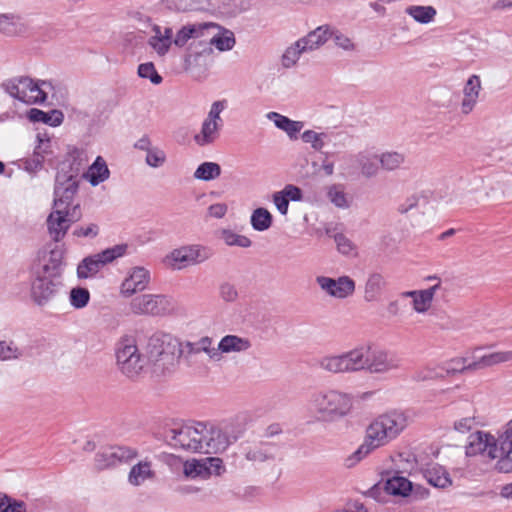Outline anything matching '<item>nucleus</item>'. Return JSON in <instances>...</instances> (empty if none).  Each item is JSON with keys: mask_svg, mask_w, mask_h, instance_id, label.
Returning <instances> with one entry per match:
<instances>
[{"mask_svg": "<svg viewBox=\"0 0 512 512\" xmlns=\"http://www.w3.org/2000/svg\"><path fill=\"white\" fill-rule=\"evenodd\" d=\"M90 300L88 289L82 287L72 288L69 294V301L75 309H82L87 306Z\"/></svg>", "mask_w": 512, "mask_h": 512, "instance_id": "3c124183", "label": "nucleus"}, {"mask_svg": "<svg viewBox=\"0 0 512 512\" xmlns=\"http://www.w3.org/2000/svg\"><path fill=\"white\" fill-rule=\"evenodd\" d=\"M33 155L37 160H53L61 158L60 142L57 138L50 136L47 132L36 134Z\"/></svg>", "mask_w": 512, "mask_h": 512, "instance_id": "4be33fe9", "label": "nucleus"}, {"mask_svg": "<svg viewBox=\"0 0 512 512\" xmlns=\"http://www.w3.org/2000/svg\"><path fill=\"white\" fill-rule=\"evenodd\" d=\"M135 148L146 152L145 160H164L165 154L162 150L151 145L147 136L140 138L134 145Z\"/></svg>", "mask_w": 512, "mask_h": 512, "instance_id": "09e8293b", "label": "nucleus"}, {"mask_svg": "<svg viewBox=\"0 0 512 512\" xmlns=\"http://www.w3.org/2000/svg\"><path fill=\"white\" fill-rule=\"evenodd\" d=\"M210 423L196 422L175 427L166 432L165 438L174 448L212 454L213 436Z\"/></svg>", "mask_w": 512, "mask_h": 512, "instance_id": "20e7f679", "label": "nucleus"}, {"mask_svg": "<svg viewBox=\"0 0 512 512\" xmlns=\"http://www.w3.org/2000/svg\"><path fill=\"white\" fill-rule=\"evenodd\" d=\"M252 347L248 338L238 335L229 334L221 338L216 352L218 353V361L222 359L223 354L242 353L248 351Z\"/></svg>", "mask_w": 512, "mask_h": 512, "instance_id": "bb28decb", "label": "nucleus"}, {"mask_svg": "<svg viewBox=\"0 0 512 512\" xmlns=\"http://www.w3.org/2000/svg\"><path fill=\"white\" fill-rule=\"evenodd\" d=\"M306 407L318 421L332 423L350 414L353 397L337 389H320L310 394Z\"/></svg>", "mask_w": 512, "mask_h": 512, "instance_id": "f03ea898", "label": "nucleus"}, {"mask_svg": "<svg viewBox=\"0 0 512 512\" xmlns=\"http://www.w3.org/2000/svg\"><path fill=\"white\" fill-rule=\"evenodd\" d=\"M384 285L385 280L380 273L370 274L365 284V300L369 302L376 300Z\"/></svg>", "mask_w": 512, "mask_h": 512, "instance_id": "c03bdc74", "label": "nucleus"}, {"mask_svg": "<svg viewBox=\"0 0 512 512\" xmlns=\"http://www.w3.org/2000/svg\"><path fill=\"white\" fill-rule=\"evenodd\" d=\"M273 222L272 214L266 208L255 209L250 217V223L255 231L263 232L268 230Z\"/></svg>", "mask_w": 512, "mask_h": 512, "instance_id": "79ce46f5", "label": "nucleus"}, {"mask_svg": "<svg viewBox=\"0 0 512 512\" xmlns=\"http://www.w3.org/2000/svg\"><path fill=\"white\" fill-rule=\"evenodd\" d=\"M138 75L141 78L149 79L155 85H159L163 80L152 62L140 64L138 66Z\"/></svg>", "mask_w": 512, "mask_h": 512, "instance_id": "6e6d98bb", "label": "nucleus"}, {"mask_svg": "<svg viewBox=\"0 0 512 512\" xmlns=\"http://www.w3.org/2000/svg\"><path fill=\"white\" fill-rule=\"evenodd\" d=\"M179 352L185 355L186 358L203 352L210 360L218 361V353L216 352V347L213 345V339L208 336L201 337L195 342L187 341L183 344L179 343Z\"/></svg>", "mask_w": 512, "mask_h": 512, "instance_id": "393cba45", "label": "nucleus"}, {"mask_svg": "<svg viewBox=\"0 0 512 512\" xmlns=\"http://www.w3.org/2000/svg\"><path fill=\"white\" fill-rule=\"evenodd\" d=\"M148 44L159 56H165L172 44H174L173 30L171 27H165V36L162 38L150 37Z\"/></svg>", "mask_w": 512, "mask_h": 512, "instance_id": "a19ab883", "label": "nucleus"}, {"mask_svg": "<svg viewBox=\"0 0 512 512\" xmlns=\"http://www.w3.org/2000/svg\"><path fill=\"white\" fill-rule=\"evenodd\" d=\"M221 173V168L216 162H202L194 172V177L198 180L210 181L217 178Z\"/></svg>", "mask_w": 512, "mask_h": 512, "instance_id": "49530a36", "label": "nucleus"}, {"mask_svg": "<svg viewBox=\"0 0 512 512\" xmlns=\"http://www.w3.org/2000/svg\"><path fill=\"white\" fill-rule=\"evenodd\" d=\"M361 157L362 158H372L374 160H381V161H384V160H387V159H390V158H393V157H396V158H404V155L402 154H399L398 152L396 151H386V152H378L377 150H375L374 147L370 148V149H366L362 154H361Z\"/></svg>", "mask_w": 512, "mask_h": 512, "instance_id": "4d7b16f0", "label": "nucleus"}, {"mask_svg": "<svg viewBox=\"0 0 512 512\" xmlns=\"http://www.w3.org/2000/svg\"><path fill=\"white\" fill-rule=\"evenodd\" d=\"M176 350H179V343L170 335H153L149 339V359L154 363L162 362L163 366L173 364Z\"/></svg>", "mask_w": 512, "mask_h": 512, "instance_id": "2eb2a0df", "label": "nucleus"}, {"mask_svg": "<svg viewBox=\"0 0 512 512\" xmlns=\"http://www.w3.org/2000/svg\"><path fill=\"white\" fill-rule=\"evenodd\" d=\"M218 29V25L212 22H196L188 23L180 27L176 33H173L174 45L182 48L188 44L190 40H200L205 42V38L209 37L211 30Z\"/></svg>", "mask_w": 512, "mask_h": 512, "instance_id": "6ab92c4d", "label": "nucleus"}, {"mask_svg": "<svg viewBox=\"0 0 512 512\" xmlns=\"http://www.w3.org/2000/svg\"><path fill=\"white\" fill-rule=\"evenodd\" d=\"M300 139L312 151L329 158L335 156L346 147L350 136L343 131L318 128L304 130L301 133Z\"/></svg>", "mask_w": 512, "mask_h": 512, "instance_id": "39448f33", "label": "nucleus"}, {"mask_svg": "<svg viewBox=\"0 0 512 512\" xmlns=\"http://www.w3.org/2000/svg\"><path fill=\"white\" fill-rule=\"evenodd\" d=\"M316 169V181H321L334 173L333 162H319L315 165Z\"/></svg>", "mask_w": 512, "mask_h": 512, "instance_id": "69168bd1", "label": "nucleus"}, {"mask_svg": "<svg viewBox=\"0 0 512 512\" xmlns=\"http://www.w3.org/2000/svg\"><path fill=\"white\" fill-rule=\"evenodd\" d=\"M319 162H301L298 168V174L301 178L316 181L315 165Z\"/></svg>", "mask_w": 512, "mask_h": 512, "instance_id": "e2e57ef3", "label": "nucleus"}, {"mask_svg": "<svg viewBox=\"0 0 512 512\" xmlns=\"http://www.w3.org/2000/svg\"><path fill=\"white\" fill-rule=\"evenodd\" d=\"M209 249L200 245L183 246L171 251L164 259L165 265L174 270H181L206 261L210 257Z\"/></svg>", "mask_w": 512, "mask_h": 512, "instance_id": "f8f14e48", "label": "nucleus"}, {"mask_svg": "<svg viewBox=\"0 0 512 512\" xmlns=\"http://www.w3.org/2000/svg\"><path fill=\"white\" fill-rule=\"evenodd\" d=\"M266 118L272 121L277 129L284 132L290 141H297L304 131L305 122L293 120L278 112H268Z\"/></svg>", "mask_w": 512, "mask_h": 512, "instance_id": "5701e85b", "label": "nucleus"}, {"mask_svg": "<svg viewBox=\"0 0 512 512\" xmlns=\"http://www.w3.org/2000/svg\"><path fill=\"white\" fill-rule=\"evenodd\" d=\"M421 200L426 202V198L420 196L418 194L411 195L407 197L401 204L398 206V211L402 214L409 212L413 208H416L420 205Z\"/></svg>", "mask_w": 512, "mask_h": 512, "instance_id": "680f3d73", "label": "nucleus"}, {"mask_svg": "<svg viewBox=\"0 0 512 512\" xmlns=\"http://www.w3.org/2000/svg\"><path fill=\"white\" fill-rule=\"evenodd\" d=\"M204 462L207 467V472H209V477L212 474L220 475L222 471H224L223 461L218 457H207L204 459Z\"/></svg>", "mask_w": 512, "mask_h": 512, "instance_id": "338daca9", "label": "nucleus"}, {"mask_svg": "<svg viewBox=\"0 0 512 512\" xmlns=\"http://www.w3.org/2000/svg\"><path fill=\"white\" fill-rule=\"evenodd\" d=\"M444 370L446 373H456L474 369L470 367V362L467 363L465 358H455L445 364Z\"/></svg>", "mask_w": 512, "mask_h": 512, "instance_id": "052dcab7", "label": "nucleus"}, {"mask_svg": "<svg viewBox=\"0 0 512 512\" xmlns=\"http://www.w3.org/2000/svg\"><path fill=\"white\" fill-rule=\"evenodd\" d=\"M214 453L225 451L231 444L240 439L245 431L244 419H235L225 423L223 426H216L210 423Z\"/></svg>", "mask_w": 512, "mask_h": 512, "instance_id": "4468645a", "label": "nucleus"}, {"mask_svg": "<svg viewBox=\"0 0 512 512\" xmlns=\"http://www.w3.org/2000/svg\"><path fill=\"white\" fill-rule=\"evenodd\" d=\"M115 355L119 370L129 378L140 375L147 364V359L140 353L136 340L130 336L120 338L116 344Z\"/></svg>", "mask_w": 512, "mask_h": 512, "instance_id": "6e6552de", "label": "nucleus"}, {"mask_svg": "<svg viewBox=\"0 0 512 512\" xmlns=\"http://www.w3.org/2000/svg\"><path fill=\"white\" fill-rule=\"evenodd\" d=\"M411 489V482L402 476H393L385 483L386 492L394 496H407Z\"/></svg>", "mask_w": 512, "mask_h": 512, "instance_id": "ea45409f", "label": "nucleus"}, {"mask_svg": "<svg viewBox=\"0 0 512 512\" xmlns=\"http://www.w3.org/2000/svg\"><path fill=\"white\" fill-rule=\"evenodd\" d=\"M22 355V350L14 342L0 341V361L16 360Z\"/></svg>", "mask_w": 512, "mask_h": 512, "instance_id": "603ef678", "label": "nucleus"}, {"mask_svg": "<svg viewBox=\"0 0 512 512\" xmlns=\"http://www.w3.org/2000/svg\"><path fill=\"white\" fill-rule=\"evenodd\" d=\"M26 31L21 18L14 14H0V32L7 36H16Z\"/></svg>", "mask_w": 512, "mask_h": 512, "instance_id": "f704fd0d", "label": "nucleus"}, {"mask_svg": "<svg viewBox=\"0 0 512 512\" xmlns=\"http://www.w3.org/2000/svg\"><path fill=\"white\" fill-rule=\"evenodd\" d=\"M335 242L338 251L343 255H350L354 251V244L343 234L335 235Z\"/></svg>", "mask_w": 512, "mask_h": 512, "instance_id": "0e129e2a", "label": "nucleus"}, {"mask_svg": "<svg viewBox=\"0 0 512 512\" xmlns=\"http://www.w3.org/2000/svg\"><path fill=\"white\" fill-rule=\"evenodd\" d=\"M481 90V80L478 75H471L463 88V99L461 102V111L469 114L476 106Z\"/></svg>", "mask_w": 512, "mask_h": 512, "instance_id": "c85d7f7f", "label": "nucleus"}, {"mask_svg": "<svg viewBox=\"0 0 512 512\" xmlns=\"http://www.w3.org/2000/svg\"><path fill=\"white\" fill-rule=\"evenodd\" d=\"M219 30V26L218 29L211 30L210 36L205 38V43L210 46H215L219 51L231 50L235 45L234 34L228 30H225L223 33H220Z\"/></svg>", "mask_w": 512, "mask_h": 512, "instance_id": "2f4dec72", "label": "nucleus"}, {"mask_svg": "<svg viewBox=\"0 0 512 512\" xmlns=\"http://www.w3.org/2000/svg\"><path fill=\"white\" fill-rule=\"evenodd\" d=\"M110 171L106 162H92L83 177L92 185L97 186L109 178Z\"/></svg>", "mask_w": 512, "mask_h": 512, "instance_id": "4c0bfd02", "label": "nucleus"}, {"mask_svg": "<svg viewBox=\"0 0 512 512\" xmlns=\"http://www.w3.org/2000/svg\"><path fill=\"white\" fill-rule=\"evenodd\" d=\"M227 108L226 100H218L212 103L210 110L201 124L200 132L193 139L199 146L214 143L219 137V131L223 125L221 113Z\"/></svg>", "mask_w": 512, "mask_h": 512, "instance_id": "9b49d317", "label": "nucleus"}, {"mask_svg": "<svg viewBox=\"0 0 512 512\" xmlns=\"http://www.w3.org/2000/svg\"><path fill=\"white\" fill-rule=\"evenodd\" d=\"M138 457V450L129 446H110L95 454L94 465L97 470L114 468L128 464Z\"/></svg>", "mask_w": 512, "mask_h": 512, "instance_id": "ddd939ff", "label": "nucleus"}, {"mask_svg": "<svg viewBox=\"0 0 512 512\" xmlns=\"http://www.w3.org/2000/svg\"><path fill=\"white\" fill-rule=\"evenodd\" d=\"M426 280L434 283L429 288L420 290L415 301H412L413 310L420 314L431 308L435 294L442 289V281L437 276H428Z\"/></svg>", "mask_w": 512, "mask_h": 512, "instance_id": "a878e982", "label": "nucleus"}, {"mask_svg": "<svg viewBox=\"0 0 512 512\" xmlns=\"http://www.w3.org/2000/svg\"><path fill=\"white\" fill-rule=\"evenodd\" d=\"M334 43L339 48L345 51H353L355 49V45L352 40L345 34L341 33L338 30L332 28V36Z\"/></svg>", "mask_w": 512, "mask_h": 512, "instance_id": "bf43d9fd", "label": "nucleus"}, {"mask_svg": "<svg viewBox=\"0 0 512 512\" xmlns=\"http://www.w3.org/2000/svg\"><path fill=\"white\" fill-rule=\"evenodd\" d=\"M366 371L371 374H387L401 366V359L394 353L368 345Z\"/></svg>", "mask_w": 512, "mask_h": 512, "instance_id": "dca6fc26", "label": "nucleus"}, {"mask_svg": "<svg viewBox=\"0 0 512 512\" xmlns=\"http://www.w3.org/2000/svg\"><path fill=\"white\" fill-rule=\"evenodd\" d=\"M360 165L361 173L366 178L378 175L380 170L392 171L397 168L395 162H357Z\"/></svg>", "mask_w": 512, "mask_h": 512, "instance_id": "a18cd8bd", "label": "nucleus"}, {"mask_svg": "<svg viewBox=\"0 0 512 512\" xmlns=\"http://www.w3.org/2000/svg\"><path fill=\"white\" fill-rule=\"evenodd\" d=\"M62 157L66 160H88L93 158L94 154L88 143L78 142L76 144H67Z\"/></svg>", "mask_w": 512, "mask_h": 512, "instance_id": "e433bc0d", "label": "nucleus"}, {"mask_svg": "<svg viewBox=\"0 0 512 512\" xmlns=\"http://www.w3.org/2000/svg\"><path fill=\"white\" fill-rule=\"evenodd\" d=\"M80 162H58L54 187L53 208L62 211H81L78 188Z\"/></svg>", "mask_w": 512, "mask_h": 512, "instance_id": "7ed1b4c3", "label": "nucleus"}, {"mask_svg": "<svg viewBox=\"0 0 512 512\" xmlns=\"http://www.w3.org/2000/svg\"><path fill=\"white\" fill-rule=\"evenodd\" d=\"M408 426V417L401 411H390L373 419L365 430L363 443L348 456L345 465L355 466L374 450L395 440Z\"/></svg>", "mask_w": 512, "mask_h": 512, "instance_id": "f257e3e1", "label": "nucleus"}, {"mask_svg": "<svg viewBox=\"0 0 512 512\" xmlns=\"http://www.w3.org/2000/svg\"><path fill=\"white\" fill-rule=\"evenodd\" d=\"M60 281L49 278L45 275L38 276L32 283L31 297L33 301L44 306L51 301L58 292Z\"/></svg>", "mask_w": 512, "mask_h": 512, "instance_id": "aec40b11", "label": "nucleus"}, {"mask_svg": "<svg viewBox=\"0 0 512 512\" xmlns=\"http://www.w3.org/2000/svg\"><path fill=\"white\" fill-rule=\"evenodd\" d=\"M499 444L505 448L506 458L499 465V471L512 472V419L507 423L504 432L499 436Z\"/></svg>", "mask_w": 512, "mask_h": 512, "instance_id": "c756f323", "label": "nucleus"}, {"mask_svg": "<svg viewBox=\"0 0 512 512\" xmlns=\"http://www.w3.org/2000/svg\"><path fill=\"white\" fill-rule=\"evenodd\" d=\"M220 237L228 246L248 248L252 244V241L247 236L240 235L230 229H223Z\"/></svg>", "mask_w": 512, "mask_h": 512, "instance_id": "8fccbe9b", "label": "nucleus"}, {"mask_svg": "<svg viewBox=\"0 0 512 512\" xmlns=\"http://www.w3.org/2000/svg\"><path fill=\"white\" fill-rule=\"evenodd\" d=\"M465 449L467 456L483 455L490 459H498L496 465L498 470L500 462L506 458L505 448L499 444V438L496 440L493 436L482 431L469 435Z\"/></svg>", "mask_w": 512, "mask_h": 512, "instance_id": "9d476101", "label": "nucleus"}, {"mask_svg": "<svg viewBox=\"0 0 512 512\" xmlns=\"http://www.w3.org/2000/svg\"><path fill=\"white\" fill-rule=\"evenodd\" d=\"M405 13L420 24H428L434 21L437 11L433 6L410 5L405 8Z\"/></svg>", "mask_w": 512, "mask_h": 512, "instance_id": "c9c22d12", "label": "nucleus"}, {"mask_svg": "<svg viewBox=\"0 0 512 512\" xmlns=\"http://www.w3.org/2000/svg\"><path fill=\"white\" fill-rule=\"evenodd\" d=\"M427 482L437 488H446L452 484L449 473L440 465H433L424 472Z\"/></svg>", "mask_w": 512, "mask_h": 512, "instance_id": "72a5a7b5", "label": "nucleus"}, {"mask_svg": "<svg viewBox=\"0 0 512 512\" xmlns=\"http://www.w3.org/2000/svg\"><path fill=\"white\" fill-rule=\"evenodd\" d=\"M368 345H359L337 355H326L318 360V366L329 373H354L366 371Z\"/></svg>", "mask_w": 512, "mask_h": 512, "instance_id": "0eeeda50", "label": "nucleus"}, {"mask_svg": "<svg viewBox=\"0 0 512 512\" xmlns=\"http://www.w3.org/2000/svg\"><path fill=\"white\" fill-rule=\"evenodd\" d=\"M155 477L156 472L153 468V462L146 457L131 466L127 475V482L133 487H140L147 481H153Z\"/></svg>", "mask_w": 512, "mask_h": 512, "instance_id": "b1692460", "label": "nucleus"}, {"mask_svg": "<svg viewBox=\"0 0 512 512\" xmlns=\"http://www.w3.org/2000/svg\"><path fill=\"white\" fill-rule=\"evenodd\" d=\"M129 309L135 315L164 316L174 311L175 302L165 294H141L131 300Z\"/></svg>", "mask_w": 512, "mask_h": 512, "instance_id": "1a4fd4ad", "label": "nucleus"}, {"mask_svg": "<svg viewBox=\"0 0 512 512\" xmlns=\"http://www.w3.org/2000/svg\"><path fill=\"white\" fill-rule=\"evenodd\" d=\"M205 465L204 459L186 461L184 463V474L189 478L200 477L202 479H206L209 477V472H207V467Z\"/></svg>", "mask_w": 512, "mask_h": 512, "instance_id": "de8ad7c7", "label": "nucleus"}, {"mask_svg": "<svg viewBox=\"0 0 512 512\" xmlns=\"http://www.w3.org/2000/svg\"><path fill=\"white\" fill-rule=\"evenodd\" d=\"M327 196L331 203L338 208H348L349 203L344 192V188L341 185H332L329 187Z\"/></svg>", "mask_w": 512, "mask_h": 512, "instance_id": "864d4df0", "label": "nucleus"}, {"mask_svg": "<svg viewBox=\"0 0 512 512\" xmlns=\"http://www.w3.org/2000/svg\"><path fill=\"white\" fill-rule=\"evenodd\" d=\"M99 228L96 224L90 223L86 226H79L74 229L73 235L76 237L94 238L98 235Z\"/></svg>", "mask_w": 512, "mask_h": 512, "instance_id": "774afa93", "label": "nucleus"}, {"mask_svg": "<svg viewBox=\"0 0 512 512\" xmlns=\"http://www.w3.org/2000/svg\"><path fill=\"white\" fill-rule=\"evenodd\" d=\"M2 87L11 97L26 104L45 102L48 92L53 89L51 82L34 81L27 76L8 79L3 82Z\"/></svg>", "mask_w": 512, "mask_h": 512, "instance_id": "423d86ee", "label": "nucleus"}, {"mask_svg": "<svg viewBox=\"0 0 512 512\" xmlns=\"http://www.w3.org/2000/svg\"><path fill=\"white\" fill-rule=\"evenodd\" d=\"M304 53H306V51L302 49V45L299 40L295 41L284 50L281 56L282 67L285 69H291L295 67L301 55Z\"/></svg>", "mask_w": 512, "mask_h": 512, "instance_id": "37998d69", "label": "nucleus"}, {"mask_svg": "<svg viewBox=\"0 0 512 512\" xmlns=\"http://www.w3.org/2000/svg\"><path fill=\"white\" fill-rule=\"evenodd\" d=\"M315 281L323 293L339 300L352 296L356 288L355 281L346 275L336 279L321 275L317 276Z\"/></svg>", "mask_w": 512, "mask_h": 512, "instance_id": "f3484780", "label": "nucleus"}, {"mask_svg": "<svg viewBox=\"0 0 512 512\" xmlns=\"http://www.w3.org/2000/svg\"><path fill=\"white\" fill-rule=\"evenodd\" d=\"M149 282L150 272L144 267H134L123 280L120 293L122 296L130 297L137 292L145 290Z\"/></svg>", "mask_w": 512, "mask_h": 512, "instance_id": "412c9836", "label": "nucleus"}, {"mask_svg": "<svg viewBox=\"0 0 512 512\" xmlns=\"http://www.w3.org/2000/svg\"><path fill=\"white\" fill-rule=\"evenodd\" d=\"M81 218V211L72 212L54 209L47 218V228L51 238L58 242L64 238L72 223Z\"/></svg>", "mask_w": 512, "mask_h": 512, "instance_id": "a211bd4d", "label": "nucleus"}, {"mask_svg": "<svg viewBox=\"0 0 512 512\" xmlns=\"http://www.w3.org/2000/svg\"><path fill=\"white\" fill-rule=\"evenodd\" d=\"M219 296L225 302H235L238 299V291L234 284L223 282L219 286Z\"/></svg>", "mask_w": 512, "mask_h": 512, "instance_id": "13d9d810", "label": "nucleus"}, {"mask_svg": "<svg viewBox=\"0 0 512 512\" xmlns=\"http://www.w3.org/2000/svg\"><path fill=\"white\" fill-rule=\"evenodd\" d=\"M27 116L31 122L44 123L52 127L59 126L64 120V115L60 110L45 112L37 108H31Z\"/></svg>", "mask_w": 512, "mask_h": 512, "instance_id": "7c9ffc66", "label": "nucleus"}, {"mask_svg": "<svg viewBox=\"0 0 512 512\" xmlns=\"http://www.w3.org/2000/svg\"><path fill=\"white\" fill-rule=\"evenodd\" d=\"M512 354H507L505 351H498L482 356H475L474 360L470 362V367L474 370L491 367L497 364L509 362Z\"/></svg>", "mask_w": 512, "mask_h": 512, "instance_id": "473e14b6", "label": "nucleus"}, {"mask_svg": "<svg viewBox=\"0 0 512 512\" xmlns=\"http://www.w3.org/2000/svg\"><path fill=\"white\" fill-rule=\"evenodd\" d=\"M104 265L97 254L84 258L77 267L79 278H89L96 275Z\"/></svg>", "mask_w": 512, "mask_h": 512, "instance_id": "58836bf2", "label": "nucleus"}, {"mask_svg": "<svg viewBox=\"0 0 512 512\" xmlns=\"http://www.w3.org/2000/svg\"><path fill=\"white\" fill-rule=\"evenodd\" d=\"M331 36L332 27L329 25H321L298 40L302 45V49L308 53L319 49Z\"/></svg>", "mask_w": 512, "mask_h": 512, "instance_id": "cd10ccee", "label": "nucleus"}, {"mask_svg": "<svg viewBox=\"0 0 512 512\" xmlns=\"http://www.w3.org/2000/svg\"><path fill=\"white\" fill-rule=\"evenodd\" d=\"M126 250H127V245L120 244V245H115L113 247L107 248V249L103 250L102 252L97 253V255L99 256L100 260H102V263L105 266L106 264L113 262L117 258L124 256L126 253Z\"/></svg>", "mask_w": 512, "mask_h": 512, "instance_id": "5fc2aeb1", "label": "nucleus"}]
</instances>
